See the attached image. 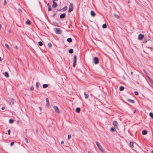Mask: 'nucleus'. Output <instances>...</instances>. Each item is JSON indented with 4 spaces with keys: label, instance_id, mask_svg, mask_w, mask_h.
<instances>
[{
    "label": "nucleus",
    "instance_id": "5",
    "mask_svg": "<svg viewBox=\"0 0 153 153\" xmlns=\"http://www.w3.org/2000/svg\"><path fill=\"white\" fill-rule=\"evenodd\" d=\"M53 108L54 109L55 111L58 114L60 113V111L57 106H54L53 107Z\"/></svg>",
    "mask_w": 153,
    "mask_h": 153
},
{
    "label": "nucleus",
    "instance_id": "15",
    "mask_svg": "<svg viewBox=\"0 0 153 153\" xmlns=\"http://www.w3.org/2000/svg\"><path fill=\"white\" fill-rule=\"evenodd\" d=\"M80 109L79 108H77L76 109V111L77 113H79L80 111Z\"/></svg>",
    "mask_w": 153,
    "mask_h": 153
},
{
    "label": "nucleus",
    "instance_id": "54",
    "mask_svg": "<svg viewBox=\"0 0 153 153\" xmlns=\"http://www.w3.org/2000/svg\"><path fill=\"white\" fill-rule=\"evenodd\" d=\"M58 0H53V1H57Z\"/></svg>",
    "mask_w": 153,
    "mask_h": 153
},
{
    "label": "nucleus",
    "instance_id": "16",
    "mask_svg": "<svg viewBox=\"0 0 153 153\" xmlns=\"http://www.w3.org/2000/svg\"><path fill=\"white\" fill-rule=\"evenodd\" d=\"M91 14L93 16H95V13L93 11H91Z\"/></svg>",
    "mask_w": 153,
    "mask_h": 153
},
{
    "label": "nucleus",
    "instance_id": "31",
    "mask_svg": "<svg viewBox=\"0 0 153 153\" xmlns=\"http://www.w3.org/2000/svg\"><path fill=\"white\" fill-rule=\"evenodd\" d=\"M5 46L9 50L10 49V48L7 44H5Z\"/></svg>",
    "mask_w": 153,
    "mask_h": 153
},
{
    "label": "nucleus",
    "instance_id": "28",
    "mask_svg": "<svg viewBox=\"0 0 153 153\" xmlns=\"http://www.w3.org/2000/svg\"><path fill=\"white\" fill-rule=\"evenodd\" d=\"M30 22L29 20L27 21L26 22V24H27L28 25H29L30 24Z\"/></svg>",
    "mask_w": 153,
    "mask_h": 153
},
{
    "label": "nucleus",
    "instance_id": "9",
    "mask_svg": "<svg viewBox=\"0 0 153 153\" xmlns=\"http://www.w3.org/2000/svg\"><path fill=\"white\" fill-rule=\"evenodd\" d=\"M58 5L56 3L53 1V2L52 7L53 8H55Z\"/></svg>",
    "mask_w": 153,
    "mask_h": 153
},
{
    "label": "nucleus",
    "instance_id": "27",
    "mask_svg": "<svg viewBox=\"0 0 153 153\" xmlns=\"http://www.w3.org/2000/svg\"><path fill=\"white\" fill-rule=\"evenodd\" d=\"M148 79H149V80H150V81L153 84V80H152L151 79V78L149 76H148Z\"/></svg>",
    "mask_w": 153,
    "mask_h": 153
},
{
    "label": "nucleus",
    "instance_id": "49",
    "mask_svg": "<svg viewBox=\"0 0 153 153\" xmlns=\"http://www.w3.org/2000/svg\"><path fill=\"white\" fill-rule=\"evenodd\" d=\"M15 48H16V49H18V47H17V46H16L15 47Z\"/></svg>",
    "mask_w": 153,
    "mask_h": 153
},
{
    "label": "nucleus",
    "instance_id": "25",
    "mask_svg": "<svg viewBox=\"0 0 153 153\" xmlns=\"http://www.w3.org/2000/svg\"><path fill=\"white\" fill-rule=\"evenodd\" d=\"M63 11H65L67 9V7L65 6L62 9Z\"/></svg>",
    "mask_w": 153,
    "mask_h": 153
},
{
    "label": "nucleus",
    "instance_id": "42",
    "mask_svg": "<svg viewBox=\"0 0 153 153\" xmlns=\"http://www.w3.org/2000/svg\"><path fill=\"white\" fill-rule=\"evenodd\" d=\"M14 143V142H12L11 143H10V145L11 146H12Z\"/></svg>",
    "mask_w": 153,
    "mask_h": 153
},
{
    "label": "nucleus",
    "instance_id": "46",
    "mask_svg": "<svg viewBox=\"0 0 153 153\" xmlns=\"http://www.w3.org/2000/svg\"><path fill=\"white\" fill-rule=\"evenodd\" d=\"M4 4H6V1L5 0H4Z\"/></svg>",
    "mask_w": 153,
    "mask_h": 153
},
{
    "label": "nucleus",
    "instance_id": "13",
    "mask_svg": "<svg viewBox=\"0 0 153 153\" xmlns=\"http://www.w3.org/2000/svg\"><path fill=\"white\" fill-rule=\"evenodd\" d=\"M142 133L143 135H145L147 134V132L146 131L144 130L142 131Z\"/></svg>",
    "mask_w": 153,
    "mask_h": 153
},
{
    "label": "nucleus",
    "instance_id": "55",
    "mask_svg": "<svg viewBox=\"0 0 153 153\" xmlns=\"http://www.w3.org/2000/svg\"><path fill=\"white\" fill-rule=\"evenodd\" d=\"M88 153H91V152H88Z\"/></svg>",
    "mask_w": 153,
    "mask_h": 153
},
{
    "label": "nucleus",
    "instance_id": "39",
    "mask_svg": "<svg viewBox=\"0 0 153 153\" xmlns=\"http://www.w3.org/2000/svg\"><path fill=\"white\" fill-rule=\"evenodd\" d=\"M71 137V135H68V140H69Z\"/></svg>",
    "mask_w": 153,
    "mask_h": 153
},
{
    "label": "nucleus",
    "instance_id": "32",
    "mask_svg": "<svg viewBox=\"0 0 153 153\" xmlns=\"http://www.w3.org/2000/svg\"><path fill=\"white\" fill-rule=\"evenodd\" d=\"M149 115L152 118H153V114L152 113H149Z\"/></svg>",
    "mask_w": 153,
    "mask_h": 153
},
{
    "label": "nucleus",
    "instance_id": "45",
    "mask_svg": "<svg viewBox=\"0 0 153 153\" xmlns=\"http://www.w3.org/2000/svg\"><path fill=\"white\" fill-rule=\"evenodd\" d=\"M59 11H63L62 9H60L58 10Z\"/></svg>",
    "mask_w": 153,
    "mask_h": 153
},
{
    "label": "nucleus",
    "instance_id": "44",
    "mask_svg": "<svg viewBox=\"0 0 153 153\" xmlns=\"http://www.w3.org/2000/svg\"><path fill=\"white\" fill-rule=\"evenodd\" d=\"M61 144H63L64 143L63 141L62 140V141H61Z\"/></svg>",
    "mask_w": 153,
    "mask_h": 153
},
{
    "label": "nucleus",
    "instance_id": "22",
    "mask_svg": "<svg viewBox=\"0 0 153 153\" xmlns=\"http://www.w3.org/2000/svg\"><path fill=\"white\" fill-rule=\"evenodd\" d=\"M14 122V120L12 119H10L9 120V123L11 124L13 123Z\"/></svg>",
    "mask_w": 153,
    "mask_h": 153
},
{
    "label": "nucleus",
    "instance_id": "10",
    "mask_svg": "<svg viewBox=\"0 0 153 153\" xmlns=\"http://www.w3.org/2000/svg\"><path fill=\"white\" fill-rule=\"evenodd\" d=\"M65 16V13H63L61 14L60 16V18L61 19H63Z\"/></svg>",
    "mask_w": 153,
    "mask_h": 153
},
{
    "label": "nucleus",
    "instance_id": "6",
    "mask_svg": "<svg viewBox=\"0 0 153 153\" xmlns=\"http://www.w3.org/2000/svg\"><path fill=\"white\" fill-rule=\"evenodd\" d=\"M94 63L95 64H97L98 63L99 60L98 58L97 57H95L94 58Z\"/></svg>",
    "mask_w": 153,
    "mask_h": 153
},
{
    "label": "nucleus",
    "instance_id": "38",
    "mask_svg": "<svg viewBox=\"0 0 153 153\" xmlns=\"http://www.w3.org/2000/svg\"><path fill=\"white\" fill-rule=\"evenodd\" d=\"M8 134L9 135H10V129H9V130H8Z\"/></svg>",
    "mask_w": 153,
    "mask_h": 153
},
{
    "label": "nucleus",
    "instance_id": "24",
    "mask_svg": "<svg viewBox=\"0 0 153 153\" xmlns=\"http://www.w3.org/2000/svg\"><path fill=\"white\" fill-rule=\"evenodd\" d=\"M48 46L49 48H51L52 45L50 43H49L48 44Z\"/></svg>",
    "mask_w": 153,
    "mask_h": 153
},
{
    "label": "nucleus",
    "instance_id": "37",
    "mask_svg": "<svg viewBox=\"0 0 153 153\" xmlns=\"http://www.w3.org/2000/svg\"><path fill=\"white\" fill-rule=\"evenodd\" d=\"M25 141L27 143H28V140H27V138H25Z\"/></svg>",
    "mask_w": 153,
    "mask_h": 153
},
{
    "label": "nucleus",
    "instance_id": "19",
    "mask_svg": "<svg viewBox=\"0 0 153 153\" xmlns=\"http://www.w3.org/2000/svg\"><path fill=\"white\" fill-rule=\"evenodd\" d=\"M4 75L6 77H9V74H8V73H7V72H5V73H4Z\"/></svg>",
    "mask_w": 153,
    "mask_h": 153
},
{
    "label": "nucleus",
    "instance_id": "20",
    "mask_svg": "<svg viewBox=\"0 0 153 153\" xmlns=\"http://www.w3.org/2000/svg\"><path fill=\"white\" fill-rule=\"evenodd\" d=\"M124 89V88L123 86H120V90L121 91H123Z\"/></svg>",
    "mask_w": 153,
    "mask_h": 153
},
{
    "label": "nucleus",
    "instance_id": "29",
    "mask_svg": "<svg viewBox=\"0 0 153 153\" xmlns=\"http://www.w3.org/2000/svg\"><path fill=\"white\" fill-rule=\"evenodd\" d=\"M114 16L117 19L120 18V16L117 15L116 14H114Z\"/></svg>",
    "mask_w": 153,
    "mask_h": 153
},
{
    "label": "nucleus",
    "instance_id": "12",
    "mask_svg": "<svg viewBox=\"0 0 153 153\" xmlns=\"http://www.w3.org/2000/svg\"><path fill=\"white\" fill-rule=\"evenodd\" d=\"M127 100L129 102L132 103H134V101L133 100H131V99H127Z\"/></svg>",
    "mask_w": 153,
    "mask_h": 153
},
{
    "label": "nucleus",
    "instance_id": "30",
    "mask_svg": "<svg viewBox=\"0 0 153 153\" xmlns=\"http://www.w3.org/2000/svg\"><path fill=\"white\" fill-rule=\"evenodd\" d=\"M38 44H39V45L40 46H42L43 45L42 43L41 42H40V41L39 42H38Z\"/></svg>",
    "mask_w": 153,
    "mask_h": 153
},
{
    "label": "nucleus",
    "instance_id": "52",
    "mask_svg": "<svg viewBox=\"0 0 153 153\" xmlns=\"http://www.w3.org/2000/svg\"><path fill=\"white\" fill-rule=\"evenodd\" d=\"M136 110H135V111H134V113H136Z\"/></svg>",
    "mask_w": 153,
    "mask_h": 153
},
{
    "label": "nucleus",
    "instance_id": "41",
    "mask_svg": "<svg viewBox=\"0 0 153 153\" xmlns=\"http://www.w3.org/2000/svg\"><path fill=\"white\" fill-rule=\"evenodd\" d=\"M143 71H144V72H145V74L147 76V73L146 72V70L145 69H143Z\"/></svg>",
    "mask_w": 153,
    "mask_h": 153
},
{
    "label": "nucleus",
    "instance_id": "26",
    "mask_svg": "<svg viewBox=\"0 0 153 153\" xmlns=\"http://www.w3.org/2000/svg\"><path fill=\"white\" fill-rule=\"evenodd\" d=\"M102 27L103 28H105L107 27V25L106 24H103L102 25Z\"/></svg>",
    "mask_w": 153,
    "mask_h": 153
},
{
    "label": "nucleus",
    "instance_id": "36",
    "mask_svg": "<svg viewBox=\"0 0 153 153\" xmlns=\"http://www.w3.org/2000/svg\"><path fill=\"white\" fill-rule=\"evenodd\" d=\"M34 88L33 86H32L30 87V90L31 91H32L34 90Z\"/></svg>",
    "mask_w": 153,
    "mask_h": 153
},
{
    "label": "nucleus",
    "instance_id": "4",
    "mask_svg": "<svg viewBox=\"0 0 153 153\" xmlns=\"http://www.w3.org/2000/svg\"><path fill=\"white\" fill-rule=\"evenodd\" d=\"M73 7L72 3H70L69 7V10L68 11V12H70L71 11H72L73 10Z\"/></svg>",
    "mask_w": 153,
    "mask_h": 153
},
{
    "label": "nucleus",
    "instance_id": "11",
    "mask_svg": "<svg viewBox=\"0 0 153 153\" xmlns=\"http://www.w3.org/2000/svg\"><path fill=\"white\" fill-rule=\"evenodd\" d=\"M46 102L47 103V106H48V107H49V102L48 99V98H46Z\"/></svg>",
    "mask_w": 153,
    "mask_h": 153
},
{
    "label": "nucleus",
    "instance_id": "33",
    "mask_svg": "<svg viewBox=\"0 0 153 153\" xmlns=\"http://www.w3.org/2000/svg\"><path fill=\"white\" fill-rule=\"evenodd\" d=\"M36 88L38 89L39 88V85H38V82H36Z\"/></svg>",
    "mask_w": 153,
    "mask_h": 153
},
{
    "label": "nucleus",
    "instance_id": "8",
    "mask_svg": "<svg viewBox=\"0 0 153 153\" xmlns=\"http://www.w3.org/2000/svg\"><path fill=\"white\" fill-rule=\"evenodd\" d=\"M144 36L142 34H140L138 36V39L139 40H141L143 39Z\"/></svg>",
    "mask_w": 153,
    "mask_h": 153
},
{
    "label": "nucleus",
    "instance_id": "43",
    "mask_svg": "<svg viewBox=\"0 0 153 153\" xmlns=\"http://www.w3.org/2000/svg\"><path fill=\"white\" fill-rule=\"evenodd\" d=\"M5 109V107H2L1 108V109L2 110H4Z\"/></svg>",
    "mask_w": 153,
    "mask_h": 153
},
{
    "label": "nucleus",
    "instance_id": "40",
    "mask_svg": "<svg viewBox=\"0 0 153 153\" xmlns=\"http://www.w3.org/2000/svg\"><path fill=\"white\" fill-rule=\"evenodd\" d=\"M134 94L135 95H138V92L137 91H135Z\"/></svg>",
    "mask_w": 153,
    "mask_h": 153
},
{
    "label": "nucleus",
    "instance_id": "7",
    "mask_svg": "<svg viewBox=\"0 0 153 153\" xmlns=\"http://www.w3.org/2000/svg\"><path fill=\"white\" fill-rule=\"evenodd\" d=\"M113 124L115 128H117L118 126V124L117 121H114L113 122Z\"/></svg>",
    "mask_w": 153,
    "mask_h": 153
},
{
    "label": "nucleus",
    "instance_id": "34",
    "mask_svg": "<svg viewBox=\"0 0 153 153\" xmlns=\"http://www.w3.org/2000/svg\"><path fill=\"white\" fill-rule=\"evenodd\" d=\"M111 131L112 132H114L115 129L113 128H111Z\"/></svg>",
    "mask_w": 153,
    "mask_h": 153
},
{
    "label": "nucleus",
    "instance_id": "3",
    "mask_svg": "<svg viewBox=\"0 0 153 153\" xmlns=\"http://www.w3.org/2000/svg\"><path fill=\"white\" fill-rule=\"evenodd\" d=\"M76 55H75L74 56V62L73 64V67H75L76 65Z\"/></svg>",
    "mask_w": 153,
    "mask_h": 153
},
{
    "label": "nucleus",
    "instance_id": "35",
    "mask_svg": "<svg viewBox=\"0 0 153 153\" xmlns=\"http://www.w3.org/2000/svg\"><path fill=\"white\" fill-rule=\"evenodd\" d=\"M48 11H50L51 10V9L50 6H49L48 7Z\"/></svg>",
    "mask_w": 153,
    "mask_h": 153
},
{
    "label": "nucleus",
    "instance_id": "56",
    "mask_svg": "<svg viewBox=\"0 0 153 153\" xmlns=\"http://www.w3.org/2000/svg\"><path fill=\"white\" fill-rule=\"evenodd\" d=\"M39 108L40 110H41V108L40 107H39Z\"/></svg>",
    "mask_w": 153,
    "mask_h": 153
},
{
    "label": "nucleus",
    "instance_id": "53",
    "mask_svg": "<svg viewBox=\"0 0 153 153\" xmlns=\"http://www.w3.org/2000/svg\"><path fill=\"white\" fill-rule=\"evenodd\" d=\"M131 74H133V72H131Z\"/></svg>",
    "mask_w": 153,
    "mask_h": 153
},
{
    "label": "nucleus",
    "instance_id": "57",
    "mask_svg": "<svg viewBox=\"0 0 153 153\" xmlns=\"http://www.w3.org/2000/svg\"><path fill=\"white\" fill-rule=\"evenodd\" d=\"M152 153H153V150L152 151Z\"/></svg>",
    "mask_w": 153,
    "mask_h": 153
},
{
    "label": "nucleus",
    "instance_id": "17",
    "mask_svg": "<svg viewBox=\"0 0 153 153\" xmlns=\"http://www.w3.org/2000/svg\"><path fill=\"white\" fill-rule=\"evenodd\" d=\"M134 143L132 142H131L130 143V146L131 147H133L134 146H133Z\"/></svg>",
    "mask_w": 153,
    "mask_h": 153
},
{
    "label": "nucleus",
    "instance_id": "51",
    "mask_svg": "<svg viewBox=\"0 0 153 153\" xmlns=\"http://www.w3.org/2000/svg\"><path fill=\"white\" fill-rule=\"evenodd\" d=\"M2 60L1 58L0 57V61H1Z\"/></svg>",
    "mask_w": 153,
    "mask_h": 153
},
{
    "label": "nucleus",
    "instance_id": "1",
    "mask_svg": "<svg viewBox=\"0 0 153 153\" xmlns=\"http://www.w3.org/2000/svg\"><path fill=\"white\" fill-rule=\"evenodd\" d=\"M54 30L56 33L57 34H61L62 33V31L59 28H56L54 29Z\"/></svg>",
    "mask_w": 153,
    "mask_h": 153
},
{
    "label": "nucleus",
    "instance_id": "2",
    "mask_svg": "<svg viewBox=\"0 0 153 153\" xmlns=\"http://www.w3.org/2000/svg\"><path fill=\"white\" fill-rule=\"evenodd\" d=\"M96 143L97 145V146H98V148H99V149H100V150L101 152H102L103 151V150L102 149V148L100 145L99 143L98 142L96 141Z\"/></svg>",
    "mask_w": 153,
    "mask_h": 153
},
{
    "label": "nucleus",
    "instance_id": "50",
    "mask_svg": "<svg viewBox=\"0 0 153 153\" xmlns=\"http://www.w3.org/2000/svg\"><path fill=\"white\" fill-rule=\"evenodd\" d=\"M8 32H9V33H11V31H10V30H9L8 31Z\"/></svg>",
    "mask_w": 153,
    "mask_h": 153
},
{
    "label": "nucleus",
    "instance_id": "14",
    "mask_svg": "<svg viewBox=\"0 0 153 153\" xmlns=\"http://www.w3.org/2000/svg\"><path fill=\"white\" fill-rule=\"evenodd\" d=\"M48 84H44L42 85V87L43 88H46L48 87Z\"/></svg>",
    "mask_w": 153,
    "mask_h": 153
},
{
    "label": "nucleus",
    "instance_id": "18",
    "mask_svg": "<svg viewBox=\"0 0 153 153\" xmlns=\"http://www.w3.org/2000/svg\"><path fill=\"white\" fill-rule=\"evenodd\" d=\"M67 41L69 42H71L72 41V39L71 38H69L67 39Z\"/></svg>",
    "mask_w": 153,
    "mask_h": 153
},
{
    "label": "nucleus",
    "instance_id": "48",
    "mask_svg": "<svg viewBox=\"0 0 153 153\" xmlns=\"http://www.w3.org/2000/svg\"><path fill=\"white\" fill-rule=\"evenodd\" d=\"M47 6H48V7L49 6H50V5H49V3H48L47 4Z\"/></svg>",
    "mask_w": 153,
    "mask_h": 153
},
{
    "label": "nucleus",
    "instance_id": "47",
    "mask_svg": "<svg viewBox=\"0 0 153 153\" xmlns=\"http://www.w3.org/2000/svg\"><path fill=\"white\" fill-rule=\"evenodd\" d=\"M2 27V25L1 24H0V29H1V28Z\"/></svg>",
    "mask_w": 153,
    "mask_h": 153
},
{
    "label": "nucleus",
    "instance_id": "23",
    "mask_svg": "<svg viewBox=\"0 0 153 153\" xmlns=\"http://www.w3.org/2000/svg\"><path fill=\"white\" fill-rule=\"evenodd\" d=\"M68 52L69 53H72L73 52V50L72 49H71L69 50Z\"/></svg>",
    "mask_w": 153,
    "mask_h": 153
},
{
    "label": "nucleus",
    "instance_id": "21",
    "mask_svg": "<svg viewBox=\"0 0 153 153\" xmlns=\"http://www.w3.org/2000/svg\"><path fill=\"white\" fill-rule=\"evenodd\" d=\"M84 95L85 98L87 99L88 98L89 96L87 94H86L85 92L84 93Z\"/></svg>",
    "mask_w": 153,
    "mask_h": 153
}]
</instances>
